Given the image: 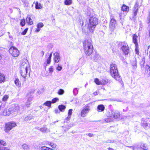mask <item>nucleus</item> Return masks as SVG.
<instances>
[{
    "label": "nucleus",
    "instance_id": "4be33fe9",
    "mask_svg": "<svg viewBox=\"0 0 150 150\" xmlns=\"http://www.w3.org/2000/svg\"><path fill=\"white\" fill-rule=\"evenodd\" d=\"M105 107L102 104L99 105L97 107V110L98 112H103L105 109Z\"/></svg>",
    "mask_w": 150,
    "mask_h": 150
},
{
    "label": "nucleus",
    "instance_id": "ea45409f",
    "mask_svg": "<svg viewBox=\"0 0 150 150\" xmlns=\"http://www.w3.org/2000/svg\"><path fill=\"white\" fill-rule=\"evenodd\" d=\"M62 127L64 129V131H66L69 129L70 127L69 126V125H67L65 126L64 127L62 126Z\"/></svg>",
    "mask_w": 150,
    "mask_h": 150
},
{
    "label": "nucleus",
    "instance_id": "5fc2aeb1",
    "mask_svg": "<svg viewBox=\"0 0 150 150\" xmlns=\"http://www.w3.org/2000/svg\"><path fill=\"white\" fill-rule=\"evenodd\" d=\"M108 82V80H103L102 81V84L103 85H105Z\"/></svg>",
    "mask_w": 150,
    "mask_h": 150
},
{
    "label": "nucleus",
    "instance_id": "680f3d73",
    "mask_svg": "<svg viewBox=\"0 0 150 150\" xmlns=\"http://www.w3.org/2000/svg\"><path fill=\"white\" fill-rule=\"evenodd\" d=\"M50 72H52L53 71V68L52 67H50L49 69Z\"/></svg>",
    "mask_w": 150,
    "mask_h": 150
},
{
    "label": "nucleus",
    "instance_id": "3c124183",
    "mask_svg": "<svg viewBox=\"0 0 150 150\" xmlns=\"http://www.w3.org/2000/svg\"><path fill=\"white\" fill-rule=\"evenodd\" d=\"M73 110L72 109H70L68 111V115L71 116V115L72 113Z\"/></svg>",
    "mask_w": 150,
    "mask_h": 150
},
{
    "label": "nucleus",
    "instance_id": "c756f323",
    "mask_svg": "<svg viewBox=\"0 0 150 150\" xmlns=\"http://www.w3.org/2000/svg\"><path fill=\"white\" fill-rule=\"evenodd\" d=\"M141 147L143 150H146L148 149L147 145L144 144H142L141 145Z\"/></svg>",
    "mask_w": 150,
    "mask_h": 150
},
{
    "label": "nucleus",
    "instance_id": "bf43d9fd",
    "mask_svg": "<svg viewBox=\"0 0 150 150\" xmlns=\"http://www.w3.org/2000/svg\"><path fill=\"white\" fill-rule=\"evenodd\" d=\"M111 121V119L110 118H108L105 119V121L106 122H108Z\"/></svg>",
    "mask_w": 150,
    "mask_h": 150
},
{
    "label": "nucleus",
    "instance_id": "39448f33",
    "mask_svg": "<svg viewBox=\"0 0 150 150\" xmlns=\"http://www.w3.org/2000/svg\"><path fill=\"white\" fill-rule=\"evenodd\" d=\"M16 125V122L12 121L6 124L5 127V131L6 132H8L13 127Z\"/></svg>",
    "mask_w": 150,
    "mask_h": 150
},
{
    "label": "nucleus",
    "instance_id": "473e14b6",
    "mask_svg": "<svg viewBox=\"0 0 150 150\" xmlns=\"http://www.w3.org/2000/svg\"><path fill=\"white\" fill-rule=\"evenodd\" d=\"M122 9L124 11H128L129 10V7L125 5H124L122 7Z\"/></svg>",
    "mask_w": 150,
    "mask_h": 150
},
{
    "label": "nucleus",
    "instance_id": "603ef678",
    "mask_svg": "<svg viewBox=\"0 0 150 150\" xmlns=\"http://www.w3.org/2000/svg\"><path fill=\"white\" fill-rule=\"evenodd\" d=\"M23 3H24L25 6L26 7H28V6L29 4L28 1H23Z\"/></svg>",
    "mask_w": 150,
    "mask_h": 150
},
{
    "label": "nucleus",
    "instance_id": "20e7f679",
    "mask_svg": "<svg viewBox=\"0 0 150 150\" xmlns=\"http://www.w3.org/2000/svg\"><path fill=\"white\" fill-rule=\"evenodd\" d=\"M118 45L121 46V49L125 55H128L129 52V50L127 44L125 42H119Z\"/></svg>",
    "mask_w": 150,
    "mask_h": 150
},
{
    "label": "nucleus",
    "instance_id": "09e8293b",
    "mask_svg": "<svg viewBox=\"0 0 150 150\" xmlns=\"http://www.w3.org/2000/svg\"><path fill=\"white\" fill-rule=\"evenodd\" d=\"M50 145L53 148H55L56 146V144L53 143H50Z\"/></svg>",
    "mask_w": 150,
    "mask_h": 150
},
{
    "label": "nucleus",
    "instance_id": "f3484780",
    "mask_svg": "<svg viewBox=\"0 0 150 150\" xmlns=\"http://www.w3.org/2000/svg\"><path fill=\"white\" fill-rule=\"evenodd\" d=\"M110 26L114 27L115 26L116 23V21L115 19H114V17L112 15H110Z\"/></svg>",
    "mask_w": 150,
    "mask_h": 150
},
{
    "label": "nucleus",
    "instance_id": "69168bd1",
    "mask_svg": "<svg viewBox=\"0 0 150 150\" xmlns=\"http://www.w3.org/2000/svg\"><path fill=\"white\" fill-rule=\"evenodd\" d=\"M128 147L130 148H131L133 150H134V146H127Z\"/></svg>",
    "mask_w": 150,
    "mask_h": 150
},
{
    "label": "nucleus",
    "instance_id": "cd10ccee",
    "mask_svg": "<svg viewBox=\"0 0 150 150\" xmlns=\"http://www.w3.org/2000/svg\"><path fill=\"white\" fill-rule=\"evenodd\" d=\"M66 108V107L62 105H59L58 106V108L60 111L63 112L64 111Z\"/></svg>",
    "mask_w": 150,
    "mask_h": 150
},
{
    "label": "nucleus",
    "instance_id": "774afa93",
    "mask_svg": "<svg viewBox=\"0 0 150 150\" xmlns=\"http://www.w3.org/2000/svg\"><path fill=\"white\" fill-rule=\"evenodd\" d=\"M4 150H10V149L7 147H4Z\"/></svg>",
    "mask_w": 150,
    "mask_h": 150
},
{
    "label": "nucleus",
    "instance_id": "79ce46f5",
    "mask_svg": "<svg viewBox=\"0 0 150 150\" xmlns=\"http://www.w3.org/2000/svg\"><path fill=\"white\" fill-rule=\"evenodd\" d=\"M78 91L77 89V88H75L74 89L73 91V93L75 95H76L78 93Z\"/></svg>",
    "mask_w": 150,
    "mask_h": 150
},
{
    "label": "nucleus",
    "instance_id": "ddd939ff",
    "mask_svg": "<svg viewBox=\"0 0 150 150\" xmlns=\"http://www.w3.org/2000/svg\"><path fill=\"white\" fill-rule=\"evenodd\" d=\"M37 129L43 133H47L50 132V129L45 126H44L40 128L38 127V128H37Z\"/></svg>",
    "mask_w": 150,
    "mask_h": 150
},
{
    "label": "nucleus",
    "instance_id": "a19ab883",
    "mask_svg": "<svg viewBox=\"0 0 150 150\" xmlns=\"http://www.w3.org/2000/svg\"><path fill=\"white\" fill-rule=\"evenodd\" d=\"M64 93V91L62 89H60L58 90V93L59 95H62Z\"/></svg>",
    "mask_w": 150,
    "mask_h": 150
},
{
    "label": "nucleus",
    "instance_id": "5701e85b",
    "mask_svg": "<svg viewBox=\"0 0 150 150\" xmlns=\"http://www.w3.org/2000/svg\"><path fill=\"white\" fill-rule=\"evenodd\" d=\"M141 125L144 128H146L148 126V124L147 123L146 120L142 118L141 122Z\"/></svg>",
    "mask_w": 150,
    "mask_h": 150
},
{
    "label": "nucleus",
    "instance_id": "338daca9",
    "mask_svg": "<svg viewBox=\"0 0 150 150\" xmlns=\"http://www.w3.org/2000/svg\"><path fill=\"white\" fill-rule=\"evenodd\" d=\"M4 147L0 145V150H4Z\"/></svg>",
    "mask_w": 150,
    "mask_h": 150
},
{
    "label": "nucleus",
    "instance_id": "412c9836",
    "mask_svg": "<svg viewBox=\"0 0 150 150\" xmlns=\"http://www.w3.org/2000/svg\"><path fill=\"white\" fill-rule=\"evenodd\" d=\"M26 22L29 25H31L33 24V22L30 18V15H28L26 19Z\"/></svg>",
    "mask_w": 150,
    "mask_h": 150
},
{
    "label": "nucleus",
    "instance_id": "1a4fd4ad",
    "mask_svg": "<svg viewBox=\"0 0 150 150\" xmlns=\"http://www.w3.org/2000/svg\"><path fill=\"white\" fill-rule=\"evenodd\" d=\"M3 115L4 116L9 115L11 114L14 115V113L13 111L12 107L8 109H5L3 112Z\"/></svg>",
    "mask_w": 150,
    "mask_h": 150
},
{
    "label": "nucleus",
    "instance_id": "9b49d317",
    "mask_svg": "<svg viewBox=\"0 0 150 150\" xmlns=\"http://www.w3.org/2000/svg\"><path fill=\"white\" fill-rule=\"evenodd\" d=\"M89 108L87 107L84 108L81 111V116L82 117H86V114L89 112Z\"/></svg>",
    "mask_w": 150,
    "mask_h": 150
},
{
    "label": "nucleus",
    "instance_id": "2eb2a0df",
    "mask_svg": "<svg viewBox=\"0 0 150 150\" xmlns=\"http://www.w3.org/2000/svg\"><path fill=\"white\" fill-rule=\"evenodd\" d=\"M53 55L54 62L56 63H58L59 62L60 59L59 53L57 52H55L54 53Z\"/></svg>",
    "mask_w": 150,
    "mask_h": 150
},
{
    "label": "nucleus",
    "instance_id": "4468645a",
    "mask_svg": "<svg viewBox=\"0 0 150 150\" xmlns=\"http://www.w3.org/2000/svg\"><path fill=\"white\" fill-rule=\"evenodd\" d=\"M92 58L95 61H97L100 59V56L96 52L93 53L92 55Z\"/></svg>",
    "mask_w": 150,
    "mask_h": 150
},
{
    "label": "nucleus",
    "instance_id": "a878e982",
    "mask_svg": "<svg viewBox=\"0 0 150 150\" xmlns=\"http://www.w3.org/2000/svg\"><path fill=\"white\" fill-rule=\"evenodd\" d=\"M1 104L0 106V110H2L3 108L5 107L6 104V102H4L1 101Z\"/></svg>",
    "mask_w": 150,
    "mask_h": 150
},
{
    "label": "nucleus",
    "instance_id": "423d86ee",
    "mask_svg": "<svg viewBox=\"0 0 150 150\" xmlns=\"http://www.w3.org/2000/svg\"><path fill=\"white\" fill-rule=\"evenodd\" d=\"M10 53L13 56L17 57L19 54V52L17 48L14 47H11L9 49Z\"/></svg>",
    "mask_w": 150,
    "mask_h": 150
},
{
    "label": "nucleus",
    "instance_id": "f257e3e1",
    "mask_svg": "<svg viewBox=\"0 0 150 150\" xmlns=\"http://www.w3.org/2000/svg\"><path fill=\"white\" fill-rule=\"evenodd\" d=\"M92 41L91 39L86 40L83 42V49L86 54L87 56L90 55L93 51Z\"/></svg>",
    "mask_w": 150,
    "mask_h": 150
},
{
    "label": "nucleus",
    "instance_id": "a211bd4d",
    "mask_svg": "<svg viewBox=\"0 0 150 150\" xmlns=\"http://www.w3.org/2000/svg\"><path fill=\"white\" fill-rule=\"evenodd\" d=\"M112 114H113V117L117 119L120 117V112L117 111H112Z\"/></svg>",
    "mask_w": 150,
    "mask_h": 150
},
{
    "label": "nucleus",
    "instance_id": "c85d7f7f",
    "mask_svg": "<svg viewBox=\"0 0 150 150\" xmlns=\"http://www.w3.org/2000/svg\"><path fill=\"white\" fill-rule=\"evenodd\" d=\"M5 77L4 75L0 73V83L5 81Z\"/></svg>",
    "mask_w": 150,
    "mask_h": 150
},
{
    "label": "nucleus",
    "instance_id": "7ed1b4c3",
    "mask_svg": "<svg viewBox=\"0 0 150 150\" xmlns=\"http://www.w3.org/2000/svg\"><path fill=\"white\" fill-rule=\"evenodd\" d=\"M98 24V20L94 17H91L89 20L88 28L91 32H93L96 25Z\"/></svg>",
    "mask_w": 150,
    "mask_h": 150
},
{
    "label": "nucleus",
    "instance_id": "a18cd8bd",
    "mask_svg": "<svg viewBox=\"0 0 150 150\" xmlns=\"http://www.w3.org/2000/svg\"><path fill=\"white\" fill-rule=\"evenodd\" d=\"M59 100V99L57 98H54L52 100V103H56L57 101Z\"/></svg>",
    "mask_w": 150,
    "mask_h": 150
},
{
    "label": "nucleus",
    "instance_id": "4c0bfd02",
    "mask_svg": "<svg viewBox=\"0 0 150 150\" xmlns=\"http://www.w3.org/2000/svg\"><path fill=\"white\" fill-rule=\"evenodd\" d=\"M94 81L95 83L97 85H102V82L99 81V79L97 78H96L94 79Z\"/></svg>",
    "mask_w": 150,
    "mask_h": 150
},
{
    "label": "nucleus",
    "instance_id": "e433bc0d",
    "mask_svg": "<svg viewBox=\"0 0 150 150\" xmlns=\"http://www.w3.org/2000/svg\"><path fill=\"white\" fill-rule=\"evenodd\" d=\"M52 149L47 147L46 146L41 147L40 150H52Z\"/></svg>",
    "mask_w": 150,
    "mask_h": 150
},
{
    "label": "nucleus",
    "instance_id": "6e6552de",
    "mask_svg": "<svg viewBox=\"0 0 150 150\" xmlns=\"http://www.w3.org/2000/svg\"><path fill=\"white\" fill-rule=\"evenodd\" d=\"M20 69H30V66L29 63L27 59L23 60L22 64L20 67Z\"/></svg>",
    "mask_w": 150,
    "mask_h": 150
},
{
    "label": "nucleus",
    "instance_id": "2f4dec72",
    "mask_svg": "<svg viewBox=\"0 0 150 150\" xmlns=\"http://www.w3.org/2000/svg\"><path fill=\"white\" fill-rule=\"evenodd\" d=\"M42 8L41 4L40 3H39L37 1L35 4V8L36 9H40Z\"/></svg>",
    "mask_w": 150,
    "mask_h": 150
},
{
    "label": "nucleus",
    "instance_id": "f03ea898",
    "mask_svg": "<svg viewBox=\"0 0 150 150\" xmlns=\"http://www.w3.org/2000/svg\"><path fill=\"white\" fill-rule=\"evenodd\" d=\"M110 73L113 78L117 81H120L121 78L118 73V71L116 64H112L110 67Z\"/></svg>",
    "mask_w": 150,
    "mask_h": 150
},
{
    "label": "nucleus",
    "instance_id": "aec40b11",
    "mask_svg": "<svg viewBox=\"0 0 150 150\" xmlns=\"http://www.w3.org/2000/svg\"><path fill=\"white\" fill-rule=\"evenodd\" d=\"M138 6L139 5L137 3H136L134 6L133 10L134 16H136L137 15L138 10Z\"/></svg>",
    "mask_w": 150,
    "mask_h": 150
},
{
    "label": "nucleus",
    "instance_id": "f704fd0d",
    "mask_svg": "<svg viewBox=\"0 0 150 150\" xmlns=\"http://www.w3.org/2000/svg\"><path fill=\"white\" fill-rule=\"evenodd\" d=\"M72 2V0H65L64 2L65 4L67 5H70L71 4Z\"/></svg>",
    "mask_w": 150,
    "mask_h": 150
},
{
    "label": "nucleus",
    "instance_id": "13d9d810",
    "mask_svg": "<svg viewBox=\"0 0 150 150\" xmlns=\"http://www.w3.org/2000/svg\"><path fill=\"white\" fill-rule=\"evenodd\" d=\"M71 116L68 115V116L65 119V120H64L65 122H66L67 121L69 120L70 119V118H71Z\"/></svg>",
    "mask_w": 150,
    "mask_h": 150
},
{
    "label": "nucleus",
    "instance_id": "6ab92c4d",
    "mask_svg": "<svg viewBox=\"0 0 150 150\" xmlns=\"http://www.w3.org/2000/svg\"><path fill=\"white\" fill-rule=\"evenodd\" d=\"M138 37L136 34L133 35L132 38L133 42L135 44V46H137V45H138Z\"/></svg>",
    "mask_w": 150,
    "mask_h": 150
},
{
    "label": "nucleus",
    "instance_id": "052dcab7",
    "mask_svg": "<svg viewBox=\"0 0 150 150\" xmlns=\"http://www.w3.org/2000/svg\"><path fill=\"white\" fill-rule=\"evenodd\" d=\"M29 100H28V101L26 103V106L27 107H28L30 105V101H29Z\"/></svg>",
    "mask_w": 150,
    "mask_h": 150
},
{
    "label": "nucleus",
    "instance_id": "49530a36",
    "mask_svg": "<svg viewBox=\"0 0 150 150\" xmlns=\"http://www.w3.org/2000/svg\"><path fill=\"white\" fill-rule=\"evenodd\" d=\"M0 144L5 146L6 145V143L5 141L0 139Z\"/></svg>",
    "mask_w": 150,
    "mask_h": 150
},
{
    "label": "nucleus",
    "instance_id": "864d4df0",
    "mask_svg": "<svg viewBox=\"0 0 150 150\" xmlns=\"http://www.w3.org/2000/svg\"><path fill=\"white\" fill-rule=\"evenodd\" d=\"M144 60L143 59H142V61H141L140 63L141 66V67H142L144 66Z\"/></svg>",
    "mask_w": 150,
    "mask_h": 150
},
{
    "label": "nucleus",
    "instance_id": "e2e57ef3",
    "mask_svg": "<svg viewBox=\"0 0 150 150\" xmlns=\"http://www.w3.org/2000/svg\"><path fill=\"white\" fill-rule=\"evenodd\" d=\"M86 135L90 137H91L93 135V134L91 133H89L88 134H86Z\"/></svg>",
    "mask_w": 150,
    "mask_h": 150
},
{
    "label": "nucleus",
    "instance_id": "bb28decb",
    "mask_svg": "<svg viewBox=\"0 0 150 150\" xmlns=\"http://www.w3.org/2000/svg\"><path fill=\"white\" fill-rule=\"evenodd\" d=\"M15 83L16 86L19 87L21 86V83L18 79H16L15 81Z\"/></svg>",
    "mask_w": 150,
    "mask_h": 150
},
{
    "label": "nucleus",
    "instance_id": "4d7b16f0",
    "mask_svg": "<svg viewBox=\"0 0 150 150\" xmlns=\"http://www.w3.org/2000/svg\"><path fill=\"white\" fill-rule=\"evenodd\" d=\"M147 23L148 24H150V14L149 15L147 19Z\"/></svg>",
    "mask_w": 150,
    "mask_h": 150
},
{
    "label": "nucleus",
    "instance_id": "6e6d98bb",
    "mask_svg": "<svg viewBox=\"0 0 150 150\" xmlns=\"http://www.w3.org/2000/svg\"><path fill=\"white\" fill-rule=\"evenodd\" d=\"M62 69V67L61 66H59V65H58V66L57 68V69L59 71H60Z\"/></svg>",
    "mask_w": 150,
    "mask_h": 150
},
{
    "label": "nucleus",
    "instance_id": "37998d69",
    "mask_svg": "<svg viewBox=\"0 0 150 150\" xmlns=\"http://www.w3.org/2000/svg\"><path fill=\"white\" fill-rule=\"evenodd\" d=\"M112 110H111L108 113L107 115L108 117H113V114H112Z\"/></svg>",
    "mask_w": 150,
    "mask_h": 150
},
{
    "label": "nucleus",
    "instance_id": "c03bdc74",
    "mask_svg": "<svg viewBox=\"0 0 150 150\" xmlns=\"http://www.w3.org/2000/svg\"><path fill=\"white\" fill-rule=\"evenodd\" d=\"M25 24V20L24 19H22L21 20L20 22V25H21L23 27L24 26Z\"/></svg>",
    "mask_w": 150,
    "mask_h": 150
},
{
    "label": "nucleus",
    "instance_id": "b1692460",
    "mask_svg": "<svg viewBox=\"0 0 150 150\" xmlns=\"http://www.w3.org/2000/svg\"><path fill=\"white\" fill-rule=\"evenodd\" d=\"M44 26V25L43 23H39L37 25V28L35 30V31L37 32H39L41 28H42Z\"/></svg>",
    "mask_w": 150,
    "mask_h": 150
},
{
    "label": "nucleus",
    "instance_id": "dca6fc26",
    "mask_svg": "<svg viewBox=\"0 0 150 150\" xmlns=\"http://www.w3.org/2000/svg\"><path fill=\"white\" fill-rule=\"evenodd\" d=\"M145 75L147 77L150 76V67L149 65H146L145 67Z\"/></svg>",
    "mask_w": 150,
    "mask_h": 150
},
{
    "label": "nucleus",
    "instance_id": "72a5a7b5",
    "mask_svg": "<svg viewBox=\"0 0 150 150\" xmlns=\"http://www.w3.org/2000/svg\"><path fill=\"white\" fill-rule=\"evenodd\" d=\"M33 118V116L31 115H28L27 117H25L24 118L25 121H27L28 120H30Z\"/></svg>",
    "mask_w": 150,
    "mask_h": 150
},
{
    "label": "nucleus",
    "instance_id": "0e129e2a",
    "mask_svg": "<svg viewBox=\"0 0 150 150\" xmlns=\"http://www.w3.org/2000/svg\"><path fill=\"white\" fill-rule=\"evenodd\" d=\"M147 51L149 52L150 53L149 55V59H150V45L148 46Z\"/></svg>",
    "mask_w": 150,
    "mask_h": 150
},
{
    "label": "nucleus",
    "instance_id": "9d476101",
    "mask_svg": "<svg viewBox=\"0 0 150 150\" xmlns=\"http://www.w3.org/2000/svg\"><path fill=\"white\" fill-rule=\"evenodd\" d=\"M20 70L21 75L24 78H25L27 74L28 73L30 74V69H24L23 68V69H20Z\"/></svg>",
    "mask_w": 150,
    "mask_h": 150
},
{
    "label": "nucleus",
    "instance_id": "393cba45",
    "mask_svg": "<svg viewBox=\"0 0 150 150\" xmlns=\"http://www.w3.org/2000/svg\"><path fill=\"white\" fill-rule=\"evenodd\" d=\"M9 96L8 95H4L2 98V101L7 102Z\"/></svg>",
    "mask_w": 150,
    "mask_h": 150
},
{
    "label": "nucleus",
    "instance_id": "f8f14e48",
    "mask_svg": "<svg viewBox=\"0 0 150 150\" xmlns=\"http://www.w3.org/2000/svg\"><path fill=\"white\" fill-rule=\"evenodd\" d=\"M130 64L133 69H135L137 68V62L136 58H134L131 60L130 61Z\"/></svg>",
    "mask_w": 150,
    "mask_h": 150
},
{
    "label": "nucleus",
    "instance_id": "7c9ffc66",
    "mask_svg": "<svg viewBox=\"0 0 150 150\" xmlns=\"http://www.w3.org/2000/svg\"><path fill=\"white\" fill-rule=\"evenodd\" d=\"M23 148L24 150H28L30 149V147L26 144H24L22 145Z\"/></svg>",
    "mask_w": 150,
    "mask_h": 150
},
{
    "label": "nucleus",
    "instance_id": "de8ad7c7",
    "mask_svg": "<svg viewBox=\"0 0 150 150\" xmlns=\"http://www.w3.org/2000/svg\"><path fill=\"white\" fill-rule=\"evenodd\" d=\"M135 52L136 54L138 55L139 54V51L138 50V45L137 46H135Z\"/></svg>",
    "mask_w": 150,
    "mask_h": 150
},
{
    "label": "nucleus",
    "instance_id": "0eeeda50",
    "mask_svg": "<svg viewBox=\"0 0 150 150\" xmlns=\"http://www.w3.org/2000/svg\"><path fill=\"white\" fill-rule=\"evenodd\" d=\"M12 108L14 113V115H16L21 110L23 109L21 105H19L18 104H15L12 105Z\"/></svg>",
    "mask_w": 150,
    "mask_h": 150
},
{
    "label": "nucleus",
    "instance_id": "58836bf2",
    "mask_svg": "<svg viewBox=\"0 0 150 150\" xmlns=\"http://www.w3.org/2000/svg\"><path fill=\"white\" fill-rule=\"evenodd\" d=\"M51 103L52 102L51 101H47L44 103L43 105H45L46 106H48L49 107H50L51 106Z\"/></svg>",
    "mask_w": 150,
    "mask_h": 150
},
{
    "label": "nucleus",
    "instance_id": "8fccbe9b",
    "mask_svg": "<svg viewBox=\"0 0 150 150\" xmlns=\"http://www.w3.org/2000/svg\"><path fill=\"white\" fill-rule=\"evenodd\" d=\"M28 30V28H26L25 29V30H24V31L21 33V34L23 35H25L26 34Z\"/></svg>",
    "mask_w": 150,
    "mask_h": 150
},
{
    "label": "nucleus",
    "instance_id": "c9c22d12",
    "mask_svg": "<svg viewBox=\"0 0 150 150\" xmlns=\"http://www.w3.org/2000/svg\"><path fill=\"white\" fill-rule=\"evenodd\" d=\"M52 55V52L51 53L47 60V62L48 64H49L50 63Z\"/></svg>",
    "mask_w": 150,
    "mask_h": 150
}]
</instances>
